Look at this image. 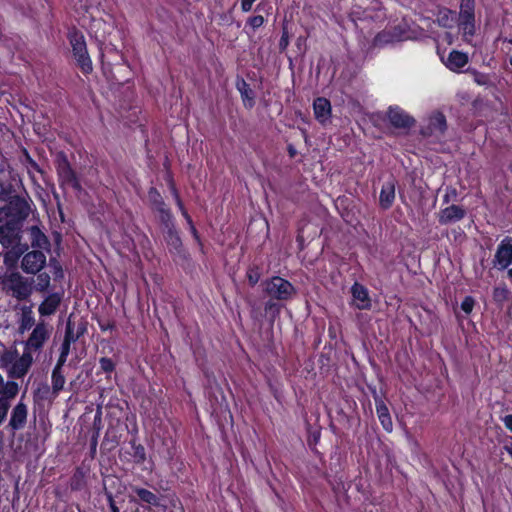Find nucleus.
<instances>
[{"label": "nucleus", "instance_id": "obj_55", "mask_svg": "<svg viewBox=\"0 0 512 512\" xmlns=\"http://www.w3.org/2000/svg\"><path fill=\"white\" fill-rule=\"evenodd\" d=\"M504 426L512 432V414L505 415L502 419Z\"/></svg>", "mask_w": 512, "mask_h": 512}, {"label": "nucleus", "instance_id": "obj_14", "mask_svg": "<svg viewBox=\"0 0 512 512\" xmlns=\"http://www.w3.org/2000/svg\"><path fill=\"white\" fill-rule=\"evenodd\" d=\"M19 162L23 169L26 170L27 175L31 182L34 185H38L39 177L43 178L44 170L40 167V165L31 157L29 151L26 148L21 149V154L19 155Z\"/></svg>", "mask_w": 512, "mask_h": 512}, {"label": "nucleus", "instance_id": "obj_12", "mask_svg": "<svg viewBox=\"0 0 512 512\" xmlns=\"http://www.w3.org/2000/svg\"><path fill=\"white\" fill-rule=\"evenodd\" d=\"M46 264V255L41 250H32L24 254L21 268L27 274H37Z\"/></svg>", "mask_w": 512, "mask_h": 512}, {"label": "nucleus", "instance_id": "obj_21", "mask_svg": "<svg viewBox=\"0 0 512 512\" xmlns=\"http://www.w3.org/2000/svg\"><path fill=\"white\" fill-rule=\"evenodd\" d=\"M62 300V294L60 293H51L41 302L38 307V312L41 316H50L53 315L58 307L60 306Z\"/></svg>", "mask_w": 512, "mask_h": 512}, {"label": "nucleus", "instance_id": "obj_32", "mask_svg": "<svg viewBox=\"0 0 512 512\" xmlns=\"http://www.w3.org/2000/svg\"><path fill=\"white\" fill-rule=\"evenodd\" d=\"M35 324V318L31 307H24L22 309L19 331L24 333L25 331L30 330Z\"/></svg>", "mask_w": 512, "mask_h": 512}, {"label": "nucleus", "instance_id": "obj_7", "mask_svg": "<svg viewBox=\"0 0 512 512\" xmlns=\"http://www.w3.org/2000/svg\"><path fill=\"white\" fill-rule=\"evenodd\" d=\"M406 36V29L401 25H395L389 29L378 32L372 41L375 48H383L389 44L402 41Z\"/></svg>", "mask_w": 512, "mask_h": 512}, {"label": "nucleus", "instance_id": "obj_26", "mask_svg": "<svg viewBox=\"0 0 512 512\" xmlns=\"http://www.w3.org/2000/svg\"><path fill=\"white\" fill-rule=\"evenodd\" d=\"M6 223H8L7 218L4 216L2 208L0 207V243L5 248L16 247L19 243L14 235L10 236V233H7Z\"/></svg>", "mask_w": 512, "mask_h": 512}, {"label": "nucleus", "instance_id": "obj_62", "mask_svg": "<svg viewBox=\"0 0 512 512\" xmlns=\"http://www.w3.org/2000/svg\"><path fill=\"white\" fill-rule=\"evenodd\" d=\"M328 335H329V337H330L331 339H336V337H337V336H336V330H335V328H334L332 325H330V326L328 327Z\"/></svg>", "mask_w": 512, "mask_h": 512}, {"label": "nucleus", "instance_id": "obj_24", "mask_svg": "<svg viewBox=\"0 0 512 512\" xmlns=\"http://www.w3.org/2000/svg\"><path fill=\"white\" fill-rule=\"evenodd\" d=\"M314 116L320 123H325L331 116V103L325 97H317L313 102Z\"/></svg>", "mask_w": 512, "mask_h": 512}, {"label": "nucleus", "instance_id": "obj_35", "mask_svg": "<svg viewBox=\"0 0 512 512\" xmlns=\"http://www.w3.org/2000/svg\"><path fill=\"white\" fill-rule=\"evenodd\" d=\"M511 293L506 285L496 286L492 291L493 301L500 307L510 299Z\"/></svg>", "mask_w": 512, "mask_h": 512}, {"label": "nucleus", "instance_id": "obj_30", "mask_svg": "<svg viewBox=\"0 0 512 512\" xmlns=\"http://www.w3.org/2000/svg\"><path fill=\"white\" fill-rule=\"evenodd\" d=\"M165 241L170 248V251H175L176 253H180L183 248L181 237L176 230V228H169L165 230Z\"/></svg>", "mask_w": 512, "mask_h": 512}, {"label": "nucleus", "instance_id": "obj_57", "mask_svg": "<svg viewBox=\"0 0 512 512\" xmlns=\"http://www.w3.org/2000/svg\"><path fill=\"white\" fill-rule=\"evenodd\" d=\"M99 325H100V329H101L102 331H106V330H113V329H115V327H116V326H115V323H114V322H110V321H109V322H107L106 324L99 323Z\"/></svg>", "mask_w": 512, "mask_h": 512}, {"label": "nucleus", "instance_id": "obj_53", "mask_svg": "<svg viewBox=\"0 0 512 512\" xmlns=\"http://www.w3.org/2000/svg\"><path fill=\"white\" fill-rule=\"evenodd\" d=\"M247 304L249 305V307L251 308V316L252 317H256L257 316V313L259 311V307L256 303V301L254 300H251V299H248L247 300Z\"/></svg>", "mask_w": 512, "mask_h": 512}, {"label": "nucleus", "instance_id": "obj_39", "mask_svg": "<svg viewBox=\"0 0 512 512\" xmlns=\"http://www.w3.org/2000/svg\"><path fill=\"white\" fill-rule=\"evenodd\" d=\"M157 213H159L160 222L163 225L165 230L175 227L174 217H173V214L168 206L165 207L164 209L159 210Z\"/></svg>", "mask_w": 512, "mask_h": 512}, {"label": "nucleus", "instance_id": "obj_48", "mask_svg": "<svg viewBox=\"0 0 512 512\" xmlns=\"http://www.w3.org/2000/svg\"><path fill=\"white\" fill-rule=\"evenodd\" d=\"M167 182H168V186L173 195L174 200L177 201L178 199H181L179 191L174 182L173 176L170 172L167 173Z\"/></svg>", "mask_w": 512, "mask_h": 512}, {"label": "nucleus", "instance_id": "obj_20", "mask_svg": "<svg viewBox=\"0 0 512 512\" xmlns=\"http://www.w3.org/2000/svg\"><path fill=\"white\" fill-rule=\"evenodd\" d=\"M469 62L466 53L458 50H452L444 61L445 66L453 72H460Z\"/></svg>", "mask_w": 512, "mask_h": 512}, {"label": "nucleus", "instance_id": "obj_49", "mask_svg": "<svg viewBox=\"0 0 512 512\" xmlns=\"http://www.w3.org/2000/svg\"><path fill=\"white\" fill-rule=\"evenodd\" d=\"M167 182H168V186L173 195L174 200L177 201L178 199H181L179 191L174 182L173 176L170 172L167 173Z\"/></svg>", "mask_w": 512, "mask_h": 512}, {"label": "nucleus", "instance_id": "obj_15", "mask_svg": "<svg viewBox=\"0 0 512 512\" xmlns=\"http://www.w3.org/2000/svg\"><path fill=\"white\" fill-rule=\"evenodd\" d=\"M33 363V356L30 351H23V354L17 358L10 366L8 375L13 379H20L24 377Z\"/></svg>", "mask_w": 512, "mask_h": 512}, {"label": "nucleus", "instance_id": "obj_10", "mask_svg": "<svg viewBox=\"0 0 512 512\" xmlns=\"http://www.w3.org/2000/svg\"><path fill=\"white\" fill-rule=\"evenodd\" d=\"M370 4L361 11L353 10L352 16L357 20H370L372 22H382L386 18L385 8L379 0H367Z\"/></svg>", "mask_w": 512, "mask_h": 512}, {"label": "nucleus", "instance_id": "obj_9", "mask_svg": "<svg viewBox=\"0 0 512 512\" xmlns=\"http://www.w3.org/2000/svg\"><path fill=\"white\" fill-rule=\"evenodd\" d=\"M386 115L389 123L395 129L409 130L416 123V120L413 116L408 114L404 109L397 105L390 106Z\"/></svg>", "mask_w": 512, "mask_h": 512}, {"label": "nucleus", "instance_id": "obj_37", "mask_svg": "<svg viewBox=\"0 0 512 512\" xmlns=\"http://www.w3.org/2000/svg\"><path fill=\"white\" fill-rule=\"evenodd\" d=\"M262 268L258 264H251L246 271L249 286L254 287L261 279Z\"/></svg>", "mask_w": 512, "mask_h": 512}, {"label": "nucleus", "instance_id": "obj_29", "mask_svg": "<svg viewBox=\"0 0 512 512\" xmlns=\"http://www.w3.org/2000/svg\"><path fill=\"white\" fill-rule=\"evenodd\" d=\"M65 382L63 367L55 365L51 373L52 393L55 397L63 390Z\"/></svg>", "mask_w": 512, "mask_h": 512}, {"label": "nucleus", "instance_id": "obj_40", "mask_svg": "<svg viewBox=\"0 0 512 512\" xmlns=\"http://www.w3.org/2000/svg\"><path fill=\"white\" fill-rule=\"evenodd\" d=\"M79 337H80V333L78 332L77 334H75L74 326L72 325V323L70 321H68L66 328H65L64 339H63L62 344L71 346V344L73 342L77 341Z\"/></svg>", "mask_w": 512, "mask_h": 512}, {"label": "nucleus", "instance_id": "obj_22", "mask_svg": "<svg viewBox=\"0 0 512 512\" xmlns=\"http://www.w3.org/2000/svg\"><path fill=\"white\" fill-rule=\"evenodd\" d=\"M375 406L378 419L386 432H392L393 422L386 403L380 397H375Z\"/></svg>", "mask_w": 512, "mask_h": 512}, {"label": "nucleus", "instance_id": "obj_19", "mask_svg": "<svg viewBox=\"0 0 512 512\" xmlns=\"http://www.w3.org/2000/svg\"><path fill=\"white\" fill-rule=\"evenodd\" d=\"M351 294L354 300L358 301L356 307L360 310H368L371 308V299L369 297L368 289L355 282L351 287Z\"/></svg>", "mask_w": 512, "mask_h": 512}, {"label": "nucleus", "instance_id": "obj_41", "mask_svg": "<svg viewBox=\"0 0 512 512\" xmlns=\"http://www.w3.org/2000/svg\"><path fill=\"white\" fill-rule=\"evenodd\" d=\"M50 285V276L46 272L39 273L36 278L35 289L39 292H44Z\"/></svg>", "mask_w": 512, "mask_h": 512}, {"label": "nucleus", "instance_id": "obj_13", "mask_svg": "<svg viewBox=\"0 0 512 512\" xmlns=\"http://www.w3.org/2000/svg\"><path fill=\"white\" fill-rule=\"evenodd\" d=\"M9 290L12 292V296L19 301L28 299L32 294L31 284L18 273L10 275Z\"/></svg>", "mask_w": 512, "mask_h": 512}, {"label": "nucleus", "instance_id": "obj_44", "mask_svg": "<svg viewBox=\"0 0 512 512\" xmlns=\"http://www.w3.org/2000/svg\"><path fill=\"white\" fill-rule=\"evenodd\" d=\"M476 304L475 299L472 296H465V298L461 302V310L466 314L470 315L474 309Z\"/></svg>", "mask_w": 512, "mask_h": 512}, {"label": "nucleus", "instance_id": "obj_27", "mask_svg": "<svg viewBox=\"0 0 512 512\" xmlns=\"http://www.w3.org/2000/svg\"><path fill=\"white\" fill-rule=\"evenodd\" d=\"M31 246L37 249H49L50 243L47 236L41 231V229L34 225L29 229Z\"/></svg>", "mask_w": 512, "mask_h": 512}, {"label": "nucleus", "instance_id": "obj_45", "mask_svg": "<svg viewBox=\"0 0 512 512\" xmlns=\"http://www.w3.org/2000/svg\"><path fill=\"white\" fill-rule=\"evenodd\" d=\"M69 353H70V346L61 344L60 354H59V357H58L55 365L58 367H63L67 361V357H68Z\"/></svg>", "mask_w": 512, "mask_h": 512}, {"label": "nucleus", "instance_id": "obj_8", "mask_svg": "<svg viewBox=\"0 0 512 512\" xmlns=\"http://www.w3.org/2000/svg\"><path fill=\"white\" fill-rule=\"evenodd\" d=\"M493 265L499 271L506 270L512 265V237L506 236L498 244Z\"/></svg>", "mask_w": 512, "mask_h": 512}, {"label": "nucleus", "instance_id": "obj_52", "mask_svg": "<svg viewBox=\"0 0 512 512\" xmlns=\"http://www.w3.org/2000/svg\"><path fill=\"white\" fill-rule=\"evenodd\" d=\"M49 394H50V387L48 385H44L42 388H39L37 390V395L43 400L48 399Z\"/></svg>", "mask_w": 512, "mask_h": 512}, {"label": "nucleus", "instance_id": "obj_18", "mask_svg": "<svg viewBox=\"0 0 512 512\" xmlns=\"http://www.w3.org/2000/svg\"><path fill=\"white\" fill-rule=\"evenodd\" d=\"M27 416H28V409L26 404L23 402H19L14 406L11 412L10 420H9V427L13 431L21 430L25 427L27 422Z\"/></svg>", "mask_w": 512, "mask_h": 512}, {"label": "nucleus", "instance_id": "obj_51", "mask_svg": "<svg viewBox=\"0 0 512 512\" xmlns=\"http://www.w3.org/2000/svg\"><path fill=\"white\" fill-rule=\"evenodd\" d=\"M10 408V403H7L4 398H0V425L5 420Z\"/></svg>", "mask_w": 512, "mask_h": 512}, {"label": "nucleus", "instance_id": "obj_2", "mask_svg": "<svg viewBox=\"0 0 512 512\" xmlns=\"http://www.w3.org/2000/svg\"><path fill=\"white\" fill-rule=\"evenodd\" d=\"M5 202L6 204L1 208L8 221L7 233H10V236L14 235L20 244L23 222L32 212L33 201L25 191L21 195L15 194Z\"/></svg>", "mask_w": 512, "mask_h": 512}, {"label": "nucleus", "instance_id": "obj_16", "mask_svg": "<svg viewBox=\"0 0 512 512\" xmlns=\"http://www.w3.org/2000/svg\"><path fill=\"white\" fill-rule=\"evenodd\" d=\"M446 130L447 121L445 115L442 112H435L430 116L428 126L422 131V134L424 136L444 135Z\"/></svg>", "mask_w": 512, "mask_h": 512}, {"label": "nucleus", "instance_id": "obj_42", "mask_svg": "<svg viewBox=\"0 0 512 512\" xmlns=\"http://www.w3.org/2000/svg\"><path fill=\"white\" fill-rule=\"evenodd\" d=\"M265 23V19L262 15L258 14V15H253V16H250L247 21H246V25H245V28L249 27L252 29V31H256L258 28H260L261 26H263Z\"/></svg>", "mask_w": 512, "mask_h": 512}, {"label": "nucleus", "instance_id": "obj_47", "mask_svg": "<svg viewBox=\"0 0 512 512\" xmlns=\"http://www.w3.org/2000/svg\"><path fill=\"white\" fill-rule=\"evenodd\" d=\"M167 182H168V186L173 195L174 200L177 201L178 199H181L179 191L174 182L173 176L170 172L167 173Z\"/></svg>", "mask_w": 512, "mask_h": 512}, {"label": "nucleus", "instance_id": "obj_60", "mask_svg": "<svg viewBox=\"0 0 512 512\" xmlns=\"http://www.w3.org/2000/svg\"><path fill=\"white\" fill-rule=\"evenodd\" d=\"M181 214H182V216L184 217V219L186 220V222H187L188 226H192V225H194V222H193V220H192V218H191V216L189 215V213H188V211H187V210H185V211L181 212Z\"/></svg>", "mask_w": 512, "mask_h": 512}, {"label": "nucleus", "instance_id": "obj_63", "mask_svg": "<svg viewBox=\"0 0 512 512\" xmlns=\"http://www.w3.org/2000/svg\"><path fill=\"white\" fill-rule=\"evenodd\" d=\"M175 203H176L178 209L180 210V212H183V211L186 210V208H185V206L183 204L182 199H178L177 201H175Z\"/></svg>", "mask_w": 512, "mask_h": 512}, {"label": "nucleus", "instance_id": "obj_64", "mask_svg": "<svg viewBox=\"0 0 512 512\" xmlns=\"http://www.w3.org/2000/svg\"><path fill=\"white\" fill-rule=\"evenodd\" d=\"M506 270H507V278L512 283V267L511 268L508 267Z\"/></svg>", "mask_w": 512, "mask_h": 512}, {"label": "nucleus", "instance_id": "obj_59", "mask_svg": "<svg viewBox=\"0 0 512 512\" xmlns=\"http://www.w3.org/2000/svg\"><path fill=\"white\" fill-rule=\"evenodd\" d=\"M109 507H110L111 512H120V509L116 505V503L113 500L112 496H109Z\"/></svg>", "mask_w": 512, "mask_h": 512}, {"label": "nucleus", "instance_id": "obj_58", "mask_svg": "<svg viewBox=\"0 0 512 512\" xmlns=\"http://www.w3.org/2000/svg\"><path fill=\"white\" fill-rule=\"evenodd\" d=\"M287 152L290 158H294L298 153L293 144L287 145Z\"/></svg>", "mask_w": 512, "mask_h": 512}, {"label": "nucleus", "instance_id": "obj_5", "mask_svg": "<svg viewBox=\"0 0 512 512\" xmlns=\"http://www.w3.org/2000/svg\"><path fill=\"white\" fill-rule=\"evenodd\" d=\"M55 167L61 186H69L74 190L81 189L80 180L64 152L57 154Z\"/></svg>", "mask_w": 512, "mask_h": 512}, {"label": "nucleus", "instance_id": "obj_6", "mask_svg": "<svg viewBox=\"0 0 512 512\" xmlns=\"http://www.w3.org/2000/svg\"><path fill=\"white\" fill-rule=\"evenodd\" d=\"M22 185L21 178L13 170H0V201H6L16 194V189Z\"/></svg>", "mask_w": 512, "mask_h": 512}, {"label": "nucleus", "instance_id": "obj_3", "mask_svg": "<svg viewBox=\"0 0 512 512\" xmlns=\"http://www.w3.org/2000/svg\"><path fill=\"white\" fill-rule=\"evenodd\" d=\"M69 41L72 46L73 56L77 66L84 74H90L93 70L92 60L89 56L84 35L79 31L69 33Z\"/></svg>", "mask_w": 512, "mask_h": 512}, {"label": "nucleus", "instance_id": "obj_54", "mask_svg": "<svg viewBox=\"0 0 512 512\" xmlns=\"http://www.w3.org/2000/svg\"><path fill=\"white\" fill-rule=\"evenodd\" d=\"M53 275H54L55 279L63 277L62 267H61V265L57 261H54V272H53Z\"/></svg>", "mask_w": 512, "mask_h": 512}, {"label": "nucleus", "instance_id": "obj_11", "mask_svg": "<svg viewBox=\"0 0 512 512\" xmlns=\"http://www.w3.org/2000/svg\"><path fill=\"white\" fill-rule=\"evenodd\" d=\"M48 338L49 331L47 329V325L44 321L38 322L32 330L29 338L24 343V350L30 351L31 353L32 351H38L44 346Z\"/></svg>", "mask_w": 512, "mask_h": 512}, {"label": "nucleus", "instance_id": "obj_31", "mask_svg": "<svg viewBox=\"0 0 512 512\" xmlns=\"http://www.w3.org/2000/svg\"><path fill=\"white\" fill-rule=\"evenodd\" d=\"M87 471L83 467H76L70 478V488L72 491H81L86 486Z\"/></svg>", "mask_w": 512, "mask_h": 512}, {"label": "nucleus", "instance_id": "obj_46", "mask_svg": "<svg viewBox=\"0 0 512 512\" xmlns=\"http://www.w3.org/2000/svg\"><path fill=\"white\" fill-rule=\"evenodd\" d=\"M167 182H168V186L173 195L174 200L177 201L178 199H181L179 191L174 182L173 176L170 172L167 173Z\"/></svg>", "mask_w": 512, "mask_h": 512}, {"label": "nucleus", "instance_id": "obj_50", "mask_svg": "<svg viewBox=\"0 0 512 512\" xmlns=\"http://www.w3.org/2000/svg\"><path fill=\"white\" fill-rule=\"evenodd\" d=\"M278 46L281 52L285 51L289 46V34L285 28L282 31Z\"/></svg>", "mask_w": 512, "mask_h": 512}, {"label": "nucleus", "instance_id": "obj_38", "mask_svg": "<svg viewBox=\"0 0 512 512\" xmlns=\"http://www.w3.org/2000/svg\"><path fill=\"white\" fill-rule=\"evenodd\" d=\"M19 391V386L14 381H7L6 383L3 381V389L1 391L0 398H4L7 403H9V399L14 398Z\"/></svg>", "mask_w": 512, "mask_h": 512}, {"label": "nucleus", "instance_id": "obj_17", "mask_svg": "<svg viewBox=\"0 0 512 512\" xmlns=\"http://www.w3.org/2000/svg\"><path fill=\"white\" fill-rule=\"evenodd\" d=\"M465 215L466 210L462 206L452 204L444 209H441L438 222L441 225H447L462 220Z\"/></svg>", "mask_w": 512, "mask_h": 512}, {"label": "nucleus", "instance_id": "obj_56", "mask_svg": "<svg viewBox=\"0 0 512 512\" xmlns=\"http://www.w3.org/2000/svg\"><path fill=\"white\" fill-rule=\"evenodd\" d=\"M189 230L193 236V238L195 239V241L198 243V244H202L201 243V237L198 233V230L196 229L195 225H192V226H189Z\"/></svg>", "mask_w": 512, "mask_h": 512}, {"label": "nucleus", "instance_id": "obj_33", "mask_svg": "<svg viewBox=\"0 0 512 512\" xmlns=\"http://www.w3.org/2000/svg\"><path fill=\"white\" fill-rule=\"evenodd\" d=\"M148 199L154 211L158 212L167 207L161 193L156 187H150L148 190Z\"/></svg>", "mask_w": 512, "mask_h": 512}, {"label": "nucleus", "instance_id": "obj_61", "mask_svg": "<svg viewBox=\"0 0 512 512\" xmlns=\"http://www.w3.org/2000/svg\"><path fill=\"white\" fill-rule=\"evenodd\" d=\"M181 214H182V216L184 217V219L186 220V222H187L188 226H192V225H194V222H193V220H192V218H191V216L189 215V213H188V211H187V210H185V211L181 212Z\"/></svg>", "mask_w": 512, "mask_h": 512}, {"label": "nucleus", "instance_id": "obj_34", "mask_svg": "<svg viewBox=\"0 0 512 512\" xmlns=\"http://www.w3.org/2000/svg\"><path fill=\"white\" fill-rule=\"evenodd\" d=\"M307 444L314 454H319L316 446L321 438V429L313 428L310 424H307Z\"/></svg>", "mask_w": 512, "mask_h": 512}, {"label": "nucleus", "instance_id": "obj_1", "mask_svg": "<svg viewBox=\"0 0 512 512\" xmlns=\"http://www.w3.org/2000/svg\"><path fill=\"white\" fill-rule=\"evenodd\" d=\"M262 290L269 299L264 303V313L272 322L279 317L282 304L287 302L296 294L295 286L281 276H272L262 281Z\"/></svg>", "mask_w": 512, "mask_h": 512}, {"label": "nucleus", "instance_id": "obj_4", "mask_svg": "<svg viewBox=\"0 0 512 512\" xmlns=\"http://www.w3.org/2000/svg\"><path fill=\"white\" fill-rule=\"evenodd\" d=\"M475 0H460L458 27L463 36L473 37L476 33Z\"/></svg>", "mask_w": 512, "mask_h": 512}, {"label": "nucleus", "instance_id": "obj_36", "mask_svg": "<svg viewBox=\"0 0 512 512\" xmlns=\"http://www.w3.org/2000/svg\"><path fill=\"white\" fill-rule=\"evenodd\" d=\"M129 444L131 445V448L133 450V453L131 454L133 457V461L135 464H143L146 460V451L145 447L136 442V439L130 440Z\"/></svg>", "mask_w": 512, "mask_h": 512}, {"label": "nucleus", "instance_id": "obj_28", "mask_svg": "<svg viewBox=\"0 0 512 512\" xmlns=\"http://www.w3.org/2000/svg\"><path fill=\"white\" fill-rule=\"evenodd\" d=\"M133 492L143 503L154 507H158L160 505V498L158 495L146 488L134 487Z\"/></svg>", "mask_w": 512, "mask_h": 512}, {"label": "nucleus", "instance_id": "obj_25", "mask_svg": "<svg viewBox=\"0 0 512 512\" xmlns=\"http://www.w3.org/2000/svg\"><path fill=\"white\" fill-rule=\"evenodd\" d=\"M236 88L241 95L245 108L252 109L255 105V92L250 85L241 78L237 81Z\"/></svg>", "mask_w": 512, "mask_h": 512}, {"label": "nucleus", "instance_id": "obj_43", "mask_svg": "<svg viewBox=\"0 0 512 512\" xmlns=\"http://www.w3.org/2000/svg\"><path fill=\"white\" fill-rule=\"evenodd\" d=\"M100 368L104 373H112L115 370L116 364L109 357H101L99 359Z\"/></svg>", "mask_w": 512, "mask_h": 512}, {"label": "nucleus", "instance_id": "obj_23", "mask_svg": "<svg viewBox=\"0 0 512 512\" xmlns=\"http://www.w3.org/2000/svg\"><path fill=\"white\" fill-rule=\"evenodd\" d=\"M395 200V181H386L381 188L379 195V206L383 210H388L392 207Z\"/></svg>", "mask_w": 512, "mask_h": 512}]
</instances>
